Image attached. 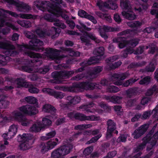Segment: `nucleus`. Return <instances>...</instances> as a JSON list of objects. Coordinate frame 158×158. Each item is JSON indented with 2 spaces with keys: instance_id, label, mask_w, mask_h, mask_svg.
<instances>
[{
  "instance_id": "nucleus-1",
  "label": "nucleus",
  "mask_w": 158,
  "mask_h": 158,
  "mask_svg": "<svg viewBox=\"0 0 158 158\" xmlns=\"http://www.w3.org/2000/svg\"><path fill=\"white\" fill-rule=\"evenodd\" d=\"M104 48L103 47L96 48L94 49L93 53L97 56L91 57L88 60L84 61L82 64L85 66H87L97 63L101 60V56L104 54Z\"/></svg>"
},
{
  "instance_id": "nucleus-2",
  "label": "nucleus",
  "mask_w": 158,
  "mask_h": 158,
  "mask_svg": "<svg viewBox=\"0 0 158 158\" xmlns=\"http://www.w3.org/2000/svg\"><path fill=\"white\" fill-rule=\"evenodd\" d=\"M73 148L71 144L64 145L54 150L51 154V157L53 158H59L69 154Z\"/></svg>"
},
{
  "instance_id": "nucleus-3",
  "label": "nucleus",
  "mask_w": 158,
  "mask_h": 158,
  "mask_svg": "<svg viewBox=\"0 0 158 158\" xmlns=\"http://www.w3.org/2000/svg\"><path fill=\"white\" fill-rule=\"evenodd\" d=\"M36 34L40 37L44 38L47 36H52V39L57 37L60 32V29L53 27L50 30L47 31H43L42 30L37 29L35 31Z\"/></svg>"
},
{
  "instance_id": "nucleus-4",
  "label": "nucleus",
  "mask_w": 158,
  "mask_h": 158,
  "mask_svg": "<svg viewBox=\"0 0 158 158\" xmlns=\"http://www.w3.org/2000/svg\"><path fill=\"white\" fill-rule=\"evenodd\" d=\"M60 52V51L56 49L47 48L45 49V55L49 59L54 60L56 63L58 64L62 58L66 57V56L63 55L61 56L57 55L56 52Z\"/></svg>"
},
{
  "instance_id": "nucleus-5",
  "label": "nucleus",
  "mask_w": 158,
  "mask_h": 158,
  "mask_svg": "<svg viewBox=\"0 0 158 158\" xmlns=\"http://www.w3.org/2000/svg\"><path fill=\"white\" fill-rule=\"evenodd\" d=\"M22 50L24 51L25 54L29 56L31 58H39L41 57V55L38 53H35L31 51L29 49H32L37 52H40V50L42 51L41 48L38 47L35 48L32 46H29L28 45H22L21 47Z\"/></svg>"
},
{
  "instance_id": "nucleus-6",
  "label": "nucleus",
  "mask_w": 158,
  "mask_h": 158,
  "mask_svg": "<svg viewBox=\"0 0 158 158\" xmlns=\"http://www.w3.org/2000/svg\"><path fill=\"white\" fill-rule=\"evenodd\" d=\"M149 137L148 136H145L142 139L143 142L139 143L136 147L134 148L133 150V152L137 153L136 155L134 156L132 158H138V157L140 156L142 154L141 151L145 148L147 143H149Z\"/></svg>"
},
{
  "instance_id": "nucleus-7",
  "label": "nucleus",
  "mask_w": 158,
  "mask_h": 158,
  "mask_svg": "<svg viewBox=\"0 0 158 158\" xmlns=\"http://www.w3.org/2000/svg\"><path fill=\"white\" fill-rule=\"evenodd\" d=\"M12 114L13 118L15 120L21 123L22 125L26 126L29 124L28 120L26 118L23 114L21 111H15L12 113Z\"/></svg>"
},
{
  "instance_id": "nucleus-8",
  "label": "nucleus",
  "mask_w": 158,
  "mask_h": 158,
  "mask_svg": "<svg viewBox=\"0 0 158 158\" xmlns=\"http://www.w3.org/2000/svg\"><path fill=\"white\" fill-rule=\"evenodd\" d=\"M74 71L61 70L59 72H55L52 73L53 77L56 79H67L71 77L74 74Z\"/></svg>"
},
{
  "instance_id": "nucleus-9",
  "label": "nucleus",
  "mask_w": 158,
  "mask_h": 158,
  "mask_svg": "<svg viewBox=\"0 0 158 158\" xmlns=\"http://www.w3.org/2000/svg\"><path fill=\"white\" fill-rule=\"evenodd\" d=\"M10 4L13 5L16 7V10L18 11L23 12L24 10H29L31 9V7L24 3H19L13 0H4Z\"/></svg>"
},
{
  "instance_id": "nucleus-10",
  "label": "nucleus",
  "mask_w": 158,
  "mask_h": 158,
  "mask_svg": "<svg viewBox=\"0 0 158 158\" xmlns=\"http://www.w3.org/2000/svg\"><path fill=\"white\" fill-rule=\"evenodd\" d=\"M77 88L84 89L86 90H92L96 88L99 89H101V87L95 83L91 82H83L76 85Z\"/></svg>"
},
{
  "instance_id": "nucleus-11",
  "label": "nucleus",
  "mask_w": 158,
  "mask_h": 158,
  "mask_svg": "<svg viewBox=\"0 0 158 158\" xmlns=\"http://www.w3.org/2000/svg\"><path fill=\"white\" fill-rule=\"evenodd\" d=\"M98 31L100 35L105 40L108 38V36L106 34V32L111 31H119V28H113L106 25L100 26Z\"/></svg>"
},
{
  "instance_id": "nucleus-12",
  "label": "nucleus",
  "mask_w": 158,
  "mask_h": 158,
  "mask_svg": "<svg viewBox=\"0 0 158 158\" xmlns=\"http://www.w3.org/2000/svg\"><path fill=\"white\" fill-rule=\"evenodd\" d=\"M84 32L83 35L80 37L82 43H85V45H87L90 44V40L87 36L91 40H94L97 43H99L100 40L98 39L92 33H88L83 31Z\"/></svg>"
},
{
  "instance_id": "nucleus-13",
  "label": "nucleus",
  "mask_w": 158,
  "mask_h": 158,
  "mask_svg": "<svg viewBox=\"0 0 158 158\" xmlns=\"http://www.w3.org/2000/svg\"><path fill=\"white\" fill-rule=\"evenodd\" d=\"M148 127V124H144L136 129L132 134L134 138L138 139L140 137L147 131Z\"/></svg>"
},
{
  "instance_id": "nucleus-14",
  "label": "nucleus",
  "mask_w": 158,
  "mask_h": 158,
  "mask_svg": "<svg viewBox=\"0 0 158 158\" xmlns=\"http://www.w3.org/2000/svg\"><path fill=\"white\" fill-rule=\"evenodd\" d=\"M19 110L23 114L29 115H35L38 112L35 107L29 105L21 106L19 107Z\"/></svg>"
},
{
  "instance_id": "nucleus-15",
  "label": "nucleus",
  "mask_w": 158,
  "mask_h": 158,
  "mask_svg": "<svg viewBox=\"0 0 158 158\" xmlns=\"http://www.w3.org/2000/svg\"><path fill=\"white\" fill-rule=\"evenodd\" d=\"M152 130H151L146 136H148L149 138V144L148 145L147 147V151H150L156 145L157 140L158 139V131L156 132L152 137L151 133H152Z\"/></svg>"
},
{
  "instance_id": "nucleus-16",
  "label": "nucleus",
  "mask_w": 158,
  "mask_h": 158,
  "mask_svg": "<svg viewBox=\"0 0 158 158\" xmlns=\"http://www.w3.org/2000/svg\"><path fill=\"white\" fill-rule=\"evenodd\" d=\"M66 99L68 101L67 104L62 105L64 107H67L68 106H73L74 105L79 103L81 101L80 97L77 96L73 97L68 96L66 97Z\"/></svg>"
},
{
  "instance_id": "nucleus-17",
  "label": "nucleus",
  "mask_w": 158,
  "mask_h": 158,
  "mask_svg": "<svg viewBox=\"0 0 158 158\" xmlns=\"http://www.w3.org/2000/svg\"><path fill=\"white\" fill-rule=\"evenodd\" d=\"M13 46L8 43L0 42V48L8 49L6 52V54L10 56H13L16 54V52L13 50L10 49L13 48Z\"/></svg>"
},
{
  "instance_id": "nucleus-18",
  "label": "nucleus",
  "mask_w": 158,
  "mask_h": 158,
  "mask_svg": "<svg viewBox=\"0 0 158 158\" xmlns=\"http://www.w3.org/2000/svg\"><path fill=\"white\" fill-rule=\"evenodd\" d=\"M78 15L81 17L85 18L90 20L94 23H97V21L93 16L88 14L84 10H79L78 12Z\"/></svg>"
},
{
  "instance_id": "nucleus-19",
  "label": "nucleus",
  "mask_w": 158,
  "mask_h": 158,
  "mask_svg": "<svg viewBox=\"0 0 158 158\" xmlns=\"http://www.w3.org/2000/svg\"><path fill=\"white\" fill-rule=\"evenodd\" d=\"M102 70V68L101 66L95 67L91 71L89 74V77L91 79H93L97 77L98 74Z\"/></svg>"
},
{
  "instance_id": "nucleus-20",
  "label": "nucleus",
  "mask_w": 158,
  "mask_h": 158,
  "mask_svg": "<svg viewBox=\"0 0 158 158\" xmlns=\"http://www.w3.org/2000/svg\"><path fill=\"white\" fill-rule=\"evenodd\" d=\"M52 13L54 14L56 17H59L60 16L65 19H67L68 18V16L64 14L63 13L62 10L60 7H55V9L53 12Z\"/></svg>"
},
{
  "instance_id": "nucleus-21",
  "label": "nucleus",
  "mask_w": 158,
  "mask_h": 158,
  "mask_svg": "<svg viewBox=\"0 0 158 158\" xmlns=\"http://www.w3.org/2000/svg\"><path fill=\"white\" fill-rule=\"evenodd\" d=\"M42 110L46 112L50 113L54 115H55L56 110L54 107L48 104H45L43 106Z\"/></svg>"
},
{
  "instance_id": "nucleus-22",
  "label": "nucleus",
  "mask_w": 158,
  "mask_h": 158,
  "mask_svg": "<svg viewBox=\"0 0 158 158\" xmlns=\"http://www.w3.org/2000/svg\"><path fill=\"white\" fill-rule=\"evenodd\" d=\"M156 64V60L154 58L152 60L149 65L145 67V70L148 72H153L155 69Z\"/></svg>"
},
{
  "instance_id": "nucleus-23",
  "label": "nucleus",
  "mask_w": 158,
  "mask_h": 158,
  "mask_svg": "<svg viewBox=\"0 0 158 158\" xmlns=\"http://www.w3.org/2000/svg\"><path fill=\"white\" fill-rule=\"evenodd\" d=\"M7 96L3 95H0V108H5L9 104V102L6 100Z\"/></svg>"
},
{
  "instance_id": "nucleus-24",
  "label": "nucleus",
  "mask_w": 158,
  "mask_h": 158,
  "mask_svg": "<svg viewBox=\"0 0 158 158\" xmlns=\"http://www.w3.org/2000/svg\"><path fill=\"white\" fill-rule=\"evenodd\" d=\"M120 78L119 74L115 73L112 75L111 77V81L116 85H122V83L119 81L120 80Z\"/></svg>"
},
{
  "instance_id": "nucleus-25",
  "label": "nucleus",
  "mask_w": 158,
  "mask_h": 158,
  "mask_svg": "<svg viewBox=\"0 0 158 158\" xmlns=\"http://www.w3.org/2000/svg\"><path fill=\"white\" fill-rule=\"evenodd\" d=\"M97 5L98 6L100 10L102 11H104V7L111 9L112 6L110 5V3L108 2V0L107 2H103L101 1H98Z\"/></svg>"
},
{
  "instance_id": "nucleus-26",
  "label": "nucleus",
  "mask_w": 158,
  "mask_h": 158,
  "mask_svg": "<svg viewBox=\"0 0 158 158\" xmlns=\"http://www.w3.org/2000/svg\"><path fill=\"white\" fill-rule=\"evenodd\" d=\"M17 126L14 125H11L10 127L8 132L9 138H12L16 134L17 131Z\"/></svg>"
},
{
  "instance_id": "nucleus-27",
  "label": "nucleus",
  "mask_w": 158,
  "mask_h": 158,
  "mask_svg": "<svg viewBox=\"0 0 158 158\" xmlns=\"http://www.w3.org/2000/svg\"><path fill=\"white\" fill-rule=\"evenodd\" d=\"M30 83L29 82L26 81L24 79L22 78L17 79V84L18 88L24 87L27 88Z\"/></svg>"
},
{
  "instance_id": "nucleus-28",
  "label": "nucleus",
  "mask_w": 158,
  "mask_h": 158,
  "mask_svg": "<svg viewBox=\"0 0 158 158\" xmlns=\"http://www.w3.org/2000/svg\"><path fill=\"white\" fill-rule=\"evenodd\" d=\"M43 128V125L40 123L33 124L30 128V131L32 132H37Z\"/></svg>"
},
{
  "instance_id": "nucleus-29",
  "label": "nucleus",
  "mask_w": 158,
  "mask_h": 158,
  "mask_svg": "<svg viewBox=\"0 0 158 158\" xmlns=\"http://www.w3.org/2000/svg\"><path fill=\"white\" fill-rule=\"evenodd\" d=\"M19 136L21 137L22 141H25L29 143L30 141L35 139L33 135L30 134H23L22 135H19Z\"/></svg>"
},
{
  "instance_id": "nucleus-30",
  "label": "nucleus",
  "mask_w": 158,
  "mask_h": 158,
  "mask_svg": "<svg viewBox=\"0 0 158 158\" xmlns=\"http://www.w3.org/2000/svg\"><path fill=\"white\" fill-rule=\"evenodd\" d=\"M95 104L93 102H90L88 103L82 105L80 106L79 108L80 109H83L84 110H86L87 112H91L88 108H91L93 107Z\"/></svg>"
},
{
  "instance_id": "nucleus-31",
  "label": "nucleus",
  "mask_w": 158,
  "mask_h": 158,
  "mask_svg": "<svg viewBox=\"0 0 158 158\" xmlns=\"http://www.w3.org/2000/svg\"><path fill=\"white\" fill-rule=\"evenodd\" d=\"M107 129L115 131L116 129V123L113 120L109 119L107 121Z\"/></svg>"
},
{
  "instance_id": "nucleus-32",
  "label": "nucleus",
  "mask_w": 158,
  "mask_h": 158,
  "mask_svg": "<svg viewBox=\"0 0 158 158\" xmlns=\"http://www.w3.org/2000/svg\"><path fill=\"white\" fill-rule=\"evenodd\" d=\"M37 36L35 38H33L30 41V43H31L33 46H42L43 45V42L36 39Z\"/></svg>"
},
{
  "instance_id": "nucleus-33",
  "label": "nucleus",
  "mask_w": 158,
  "mask_h": 158,
  "mask_svg": "<svg viewBox=\"0 0 158 158\" xmlns=\"http://www.w3.org/2000/svg\"><path fill=\"white\" fill-rule=\"evenodd\" d=\"M146 64L145 61H142L141 62L135 63L133 62L131 63L128 66L129 68H134L138 67H142L144 66Z\"/></svg>"
},
{
  "instance_id": "nucleus-34",
  "label": "nucleus",
  "mask_w": 158,
  "mask_h": 158,
  "mask_svg": "<svg viewBox=\"0 0 158 158\" xmlns=\"http://www.w3.org/2000/svg\"><path fill=\"white\" fill-rule=\"evenodd\" d=\"M122 14L126 19L129 20H134L136 18L135 15L132 13H127L125 11H123L122 12Z\"/></svg>"
},
{
  "instance_id": "nucleus-35",
  "label": "nucleus",
  "mask_w": 158,
  "mask_h": 158,
  "mask_svg": "<svg viewBox=\"0 0 158 158\" xmlns=\"http://www.w3.org/2000/svg\"><path fill=\"white\" fill-rule=\"evenodd\" d=\"M120 90V89L114 86H110L106 89V92L110 93H115Z\"/></svg>"
},
{
  "instance_id": "nucleus-36",
  "label": "nucleus",
  "mask_w": 158,
  "mask_h": 158,
  "mask_svg": "<svg viewBox=\"0 0 158 158\" xmlns=\"http://www.w3.org/2000/svg\"><path fill=\"white\" fill-rule=\"evenodd\" d=\"M44 19L49 22H58L59 19L52 17L50 14H46L44 16Z\"/></svg>"
},
{
  "instance_id": "nucleus-37",
  "label": "nucleus",
  "mask_w": 158,
  "mask_h": 158,
  "mask_svg": "<svg viewBox=\"0 0 158 158\" xmlns=\"http://www.w3.org/2000/svg\"><path fill=\"white\" fill-rule=\"evenodd\" d=\"M137 88L135 87L131 88L126 91L127 95L129 96L135 95L137 92Z\"/></svg>"
},
{
  "instance_id": "nucleus-38",
  "label": "nucleus",
  "mask_w": 158,
  "mask_h": 158,
  "mask_svg": "<svg viewBox=\"0 0 158 158\" xmlns=\"http://www.w3.org/2000/svg\"><path fill=\"white\" fill-rule=\"evenodd\" d=\"M75 119L81 121H85L86 119V116L82 113L77 112L76 113Z\"/></svg>"
},
{
  "instance_id": "nucleus-39",
  "label": "nucleus",
  "mask_w": 158,
  "mask_h": 158,
  "mask_svg": "<svg viewBox=\"0 0 158 158\" xmlns=\"http://www.w3.org/2000/svg\"><path fill=\"white\" fill-rule=\"evenodd\" d=\"M43 126V128H45L46 127H48L51 125L52 124L51 121L46 118H43L42 123H40Z\"/></svg>"
},
{
  "instance_id": "nucleus-40",
  "label": "nucleus",
  "mask_w": 158,
  "mask_h": 158,
  "mask_svg": "<svg viewBox=\"0 0 158 158\" xmlns=\"http://www.w3.org/2000/svg\"><path fill=\"white\" fill-rule=\"evenodd\" d=\"M56 134V131H53L46 134L45 136H42V139L44 140H47L53 137Z\"/></svg>"
},
{
  "instance_id": "nucleus-41",
  "label": "nucleus",
  "mask_w": 158,
  "mask_h": 158,
  "mask_svg": "<svg viewBox=\"0 0 158 158\" xmlns=\"http://www.w3.org/2000/svg\"><path fill=\"white\" fill-rule=\"evenodd\" d=\"M29 88V91L31 93L37 94L39 92V90L37 88L35 87L33 85L30 83L27 87Z\"/></svg>"
},
{
  "instance_id": "nucleus-42",
  "label": "nucleus",
  "mask_w": 158,
  "mask_h": 158,
  "mask_svg": "<svg viewBox=\"0 0 158 158\" xmlns=\"http://www.w3.org/2000/svg\"><path fill=\"white\" fill-rule=\"evenodd\" d=\"M151 81V77L149 76L145 77L139 81L140 85H148Z\"/></svg>"
},
{
  "instance_id": "nucleus-43",
  "label": "nucleus",
  "mask_w": 158,
  "mask_h": 158,
  "mask_svg": "<svg viewBox=\"0 0 158 158\" xmlns=\"http://www.w3.org/2000/svg\"><path fill=\"white\" fill-rule=\"evenodd\" d=\"M140 40L138 38L133 39L130 40L128 44L133 48L135 47L139 43Z\"/></svg>"
},
{
  "instance_id": "nucleus-44",
  "label": "nucleus",
  "mask_w": 158,
  "mask_h": 158,
  "mask_svg": "<svg viewBox=\"0 0 158 158\" xmlns=\"http://www.w3.org/2000/svg\"><path fill=\"white\" fill-rule=\"evenodd\" d=\"M123 3V5H122V3H120V6L122 8L127 10H130L131 9V6L129 1L124 2Z\"/></svg>"
},
{
  "instance_id": "nucleus-45",
  "label": "nucleus",
  "mask_w": 158,
  "mask_h": 158,
  "mask_svg": "<svg viewBox=\"0 0 158 158\" xmlns=\"http://www.w3.org/2000/svg\"><path fill=\"white\" fill-rule=\"evenodd\" d=\"M137 80L133 79V78L130 79L126 81L122 85L124 87H128L129 85H131L137 81Z\"/></svg>"
},
{
  "instance_id": "nucleus-46",
  "label": "nucleus",
  "mask_w": 158,
  "mask_h": 158,
  "mask_svg": "<svg viewBox=\"0 0 158 158\" xmlns=\"http://www.w3.org/2000/svg\"><path fill=\"white\" fill-rule=\"evenodd\" d=\"M25 100L28 103L30 104H35L37 102V100L35 98L29 96L25 98Z\"/></svg>"
},
{
  "instance_id": "nucleus-47",
  "label": "nucleus",
  "mask_w": 158,
  "mask_h": 158,
  "mask_svg": "<svg viewBox=\"0 0 158 158\" xmlns=\"http://www.w3.org/2000/svg\"><path fill=\"white\" fill-rule=\"evenodd\" d=\"M22 142V143L19 146L21 149L25 150L27 149L30 148V146L28 142L25 141Z\"/></svg>"
},
{
  "instance_id": "nucleus-48",
  "label": "nucleus",
  "mask_w": 158,
  "mask_h": 158,
  "mask_svg": "<svg viewBox=\"0 0 158 158\" xmlns=\"http://www.w3.org/2000/svg\"><path fill=\"white\" fill-rule=\"evenodd\" d=\"M150 50L148 52V53L149 54H153L157 49V46L153 43L150 44L149 45Z\"/></svg>"
},
{
  "instance_id": "nucleus-49",
  "label": "nucleus",
  "mask_w": 158,
  "mask_h": 158,
  "mask_svg": "<svg viewBox=\"0 0 158 158\" xmlns=\"http://www.w3.org/2000/svg\"><path fill=\"white\" fill-rule=\"evenodd\" d=\"M6 10L3 9H0V27H2L4 26L5 23V20L1 17V16L3 15V13L6 12ZM1 38V36L0 35V39Z\"/></svg>"
},
{
  "instance_id": "nucleus-50",
  "label": "nucleus",
  "mask_w": 158,
  "mask_h": 158,
  "mask_svg": "<svg viewBox=\"0 0 158 158\" xmlns=\"http://www.w3.org/2000/svg\"><path fill=\"white\" fill-rule=\"evenodd\" d=\"M31 62L33 64L32 65L34 67L35 66H39L42 63V61L38 59H33L31 60Z\"/></svg>"
},
{
  "instance_id": "nucleus-51",
  "label": "nucleus",
  "mask_w": 158,
  "mask_h": 158,
  "mask_svg": "<svg viewBox=\"0 0 158 158\" xmlns=\"http://www.w3.org/2000/svg\"><path fill=\"white\" fill-rule=\"evenodd\" d=\"M49 71V69L47 68H42L37 69L36 70H34V72H38L40 74H44Z\"/></svg>"
},
{
  "instance_id": "nucleus-52",
  "label": "nucleus",
  "mask_w": 158,
  "mask_h": 158,
  "mask_svg": "<svg viewBox=\"0 0 158 158\" xmlns=\"http://www.w3.org/2000/svg\"><path fill=\"white\" fill-rule=\"evenodd\" d=\"M101 136L102 135L99 134L97 136L92 137L87 142L86 144H89L92 143L96 142Z\"/></svg>"
},
{
  "instance_id": "nucleus-53",
  "label": "nucleus",
  "mask_w": 158,
  "mask_h": 158,
  "mask_svg": "<svg viewBox=\"0 0 158 158\" xmlns=\"http://www.w3.org/2000/svg\"><path fill=\"white\" fill-rule=\"evenodd\" d=\"M54 3L52 4V12H53L55 9V7H59L60 8V4H62V0H54Z\"/></svg>"
},
{
  "instance_id": "nucleus-54",
  "label": "nucleus",
  "mask_w": 158,
  "mask_h": 158,
  "mask_svg": "<svg viewBox=\"0 0 158 158\" xmlns=\"http://www.w3.org/2000/svg\"><path fill=\"white\" fill-rule=\"evenodd\" d=\"M25 36L27 38L30 39H32L35 38L36 37V35L35 34L31 33L30 31H25L24 32Z\"/></svg>"
},
{
  "instance_id": "nucleus-55",
  "label": "nucleus",
  "mask_w": 158,
  "mask_h": 158,
  "mask_svg": "<svg viewBox=\"0 0 158 158\" xmlns=\"http://www.w3.org/2000/svg\"><path fill=\"white\" fill-rule=\"evenodd\" d=\"M69 55L71 56H79L80 55V53L77 51H75L72 50L71 48L69 49Z\"/></svg>"
},
{
  "instance_id": "nucleus-56",
  "label": "nucleus",
  "mask_w": 158,
  "mask_h": 158,
  "mask_svg": "<svg viewBox=\"0 0 158 158\" xmlns=\"http://www.w3.org/2000/svg\"><path fill=\"white\" fill-rule=\"evenodd\" d=\"M156 87L155 85H154L152 88L148 89L145 93V95L147 96H150L152 95L153 92L156 89Z\"/></svg>"
},
{
  "instance_id": "nucleus-57",
  "label": "nucleus",
  "mask_w": 158,
  "mask_h": 158,
  "mask_svg": "<svg viewBox=\"0 0 158 158\" xmlns=\"http://www.w3.org/2000/svg\"><path fill=\"white\" fill-rule=\"evenodd\" d=\"M84 77V75L82 73L79 74L72 77L71 80L72 81H79L83 78Z\"/></svg>"
},
{
  "instance_id": "nucleus-58",
  "label": "nucleus",
  "mask_w": 158,
  "mask_h": 158,
  "mask_svg": "<svg viewBox=\"0 0 158 158\" xmlns=\"http://www.w3.org/2000/svg\"><path fill=\"white\" fill-rule=\"evenodd\" d=\"M118 0H108V2H109L110 5L112 6V9L115 10L117 8L118 6L115 2Z\"/></svg>"
},
{
  "instance_id": "nucleus-59",
  "label": "nucleus",
  "mask_w": 158,
  "mask_h": 158,
  "mask_svg": "<svg viewBox=\"0 0 158 158\" xmlns=\"http://www.w3.org/2000/svg\"><path fill=\"white\" fill-rule=\"evenodd\" d=\"M46 2H40L39 1H36L34 2V5L38 8H40L44 7V5L45 4Z\"/></svg>"
},
{
  "instance_id": "nucleus-60",
  "label": "nucleus",
  "mask_w": 158,
  "mask_h": 158,
  "mask_svg": "<svg viewBox=\"0 0 158 158\" xmlns=\"http://www.w3.org/2000/svg\"><path fill=\"white\" fill-rule=\"evenodd\" d=\"M151 114L152 112L151 110L145 111L142 115V119H143L148 118Z\"/></svg>"
},
{
  "instance_id": "nucleus-61",
  "label": "nucleus",
  "mask_w": 158,
  "mask_h": 158,
  "mask_svg": "<svg viewBox=\"0 0 158 158\" xmlns=\"http://www.w3.org/2000/svg\"><path fill=\"white\" fill-rule=\"evenodd\" d=\"M56 144L57 143L54 141H49L47 143V147L48 149L53 148Z\"/></svg>"
},
{
  "instance_id": "nucleus-62",
  "label": "nucleus",
  "mask_w": 158,
  "mask_h": 158,
  "mask_svg": "<svg viewBox=\"0 0 158 158\" xmlns=\"http://www.w3.org/2000/svg\"><path fill=\"white\" fill-rule=\"evenodd\" d=\"M53 96L56 98L62 99L64 95L61 92L54 91Z\"/></svg>"
},
{
  "instance_id": "nucleus-63",
  "label": "nucleus",
  "mask_w": 158,
  "mask_h": 158,
  "mask_svg": "<svg viewBox=\"0 0 158 158\" xmlns=\"http://www.w3.org/2000/svg\"><path fill=\"white\" fill-rule=\"evenodd\" d=\"M93 151V148L91 147H87L84 150L83 153L85 156H87L90 154Z\"/></svg>"
},
{
  "instance_id": "nucleus-64",
  "label": "nucleus",
  "mask_w": 158,
  "mask_h": 158,
  "mask_svg": "<svg viewBox=\"0 0 158 158\" xmlns=\"http://www.w3.org/2000/svg\"><path fill=\"white\" fill-rule=\"evenodd\" d=\"M22 69L23 70L28 72L31 73L34 72L33 69L27 66H23L21 67Z\"/></svg>"
}]
</instances>
